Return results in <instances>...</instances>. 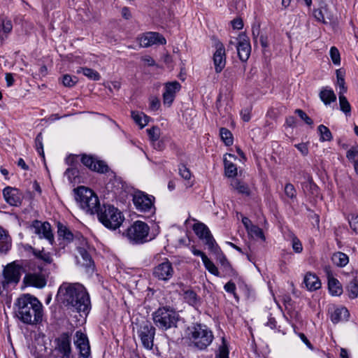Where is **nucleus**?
Instances as JSON below:
<instances>
[{
    "instance_id": "9",
    "label": "nucleus",
    "mask_w": 358,
    "mask_h": 358,
    "mask_svg": "<svg viewBox=\"0 0 358 358\" xmlns=\"http://www.w3.org/2000/svg\"><path fill=\"white\" fill-rule=\"evenodd\" d=\"M55 351L60 358H74L71 347V338L68 332L60 334L55 340Z\"/></svg>"
},
{
    "instance_id": "5",
    "label": "nucleus",
    "mask_w": 358,
    "mask_h": 358,
    "mask_svg": "<svg viewBox=\"0 0 358 358\" xmlns=\"http://www.w3.org/2000/svg\"><path fill=\"white\" fill-rule=\"evenodd\" d=\"M75 193L77 203L86 213L94 214L101 208L99 198L92 189L80 186L75 189Z\"/></svg>"
},
{
    "instance_id": "18",
    "label": "nucleus",
    "mask_w": 358,
    "mask_h": 358,
    "mask_svg": "<svg viewBox=\"0 0 358 358\" xmlns=\"http://www.w3.org/2000/svg\"><path fill=\"white\" fill-rule=\"evenodd\" d=\"M81 162L85 166L94 171L103 173L108 170V166L104 162L98 160L91 155H83Z\"/></svg>"
},
{
    "instance_id": "6",
    "label": "nucleus",
    "mask_w": 358,
    "mask_h": 358,
    "mask_svg": "<svg viewBox=\"0 0 358 358\" xmlns=\"http://www.w3.org/2000/svg\"><path fill=\"white\" fill-rule=\"evenodd\" d=\"M99 220L107 228L115 229L124 220L122 213L114 206L103 205L96 213Z\"/></svg>"
},
{
    "instance_id": "21",
    "label": "nucleus",
    "mask_w": 358,
    "mask_h": 358,
    "mask_svg": "<svg viewBox=\"0 0 358 358\" xmlns=\"http://www.w3.org/2000/svg\"><path fill=\"white\" fill-rule=\"evenodd\" d=\"M180 84L178 81L168 83L165 85V91L163 93V101L165 105L170 106L173 103L176 94L180 90Z\"/></svg>"
},
{
    "instance_id": "60",
    "label": "nucleus",
    "mask_w": 358,
    "mask_h": 358,
    "mask_svg": "<svg viewBox=\"0 0 358 358\" xmlns=\"http://www.w3.org/2000/svg\"><path fill=\"white\" fill-rule=\"evenodd\" d=\"M224 288L227 292L231 294H234L236 289V285L231 281H229L227 283H226Z\"/></svg>"
},
{
    "instance_id": "42",
    "label": "nucleus",
    "mask_w": 358,
    "mask_h": 358,
    "mask_svg": "<svg viewBox=\"0 0 358 358\" xmlns=\"http://www.w3.org/2000/svg\"><path fill=\"white\" fill-rule=\"evenodd\" d=\"M78 73L82 72L85 76L93 80H99L100 79L99 73L89 68H80L77 71Z\"/></svg>"
},
{
    "instance_id": "44",
    "label": "nucleus",
    "mask_w": 358,
    "mask_h": 358,
    "mask_svg": "<svg viewBox=\"0 0 358 358\" xmlns=\"http://www.w3.org/2000/svg\"><path fill=\"white\" fill-rule=\"evenodd\" d=\"M35 148L38 153L44 158V151L43 145V136L41 133H39L35 138Z\"/></svg>"
},
{
    "instance_id": "7",
    "label": "nucleus",
    "mask_w": 358,
    "mask_h": 358,
    "mask_svg": "<svg viewBox=\"0 0 358 358\" xmlns=\"http://www.w3.org/2000/svg\"><path fill=\"white\" fill-rule=\"evenodd\" d=\"M149 226L144 222L136 221L125 231V235L133 244H142L148 241Z\"/></svg>"
},
{
    "instance_id": "3",
    "label": "nucleus",
    "mask_w": 358,
    "mask_h": 358,
    "mask_svg": "<svg viewBox=\"0 0 358 358\" xmlns=\"http://www.w3.org/2000/svg\"><path fill=\"white\" fill-rule=\"evenodd\" d=\"M187 338L196 348L206 350L213 342V331L205 324L196 323L187 328Z\"/></svg>"
},
{
    "instance_id": "8",
    "label": "nucleus",
    "mask_w": 358,
    "mask_h": 358,
    "mask_svg": "<svg viewBox=\"0 0 358 358\" xmlns=\"http://www.w3.org/2000/svg\"><path fill=\"white\" fill-rule=\"evenodd\" d=\"M155 328L148 320L143 321L138 326L137 334L143 346L147 350H152L154 345Z\"/></svg>"
},
{
    "instance_id": "52",
    "label": "nucleus",
    "mask_w": 358,
    "mask_h": 358,
    "mask_svg": "<svg viewBox=\"0 0 358 358\" xmlns=\"http://www.w3.org/2000/svg\"><path fill=\"white\" fill-rule=\"evenodd\" d=\"M349 224L351 229L358 234V215H352L350 218H349Z\"/></svg>"
},
{
    "instance_id": "46",
    "label": "nucleus",
    "mask_w": 358,
    "mask_h": 358,
    "mask_svg": "<svg viewBox=\"0 0 358 358\" xmlns=\"http://www.w3.org/2000/svg\"><path fill=\"white\" fill-rule=\"evenodd\" d=\"M329 53L332 62L335 65H340L341 57L338 50L336 47L333 46L331 48Z\"/></svg>"
},
{
    "instance_id": "19",
    "label": "nucleus",
    "mask_w": 358,
    "mask_h": 358,
    "mask_svg": "<svg viewBox=\"0 0 358 358\" xmlns=\"http://www.w3.org/2000/svg\"><path fill=\"white\" fill-rule=\"evenodd\" d=\"M32 227L34 229V233L37 234L40 238H44L52 243L54 236L51 231L50 224L47 222H41L38 220L34 221Z\"/></svg>"
},
{
    "instance_id": "28",
    "label": "nucleus",
    "mask_w": 358,
    "mask_h": 358,
    "mask_svg": "<svg viewBox=\"0 0 358 358\" xmlns=\"http://www.w3.org/2000/svg\"><path fill=\"white\" fill-rule=\"evenodd\" d=\"M217 260L220 264L221 269L223 273V276L225 275H233L235 273L231 264L227 259L226 256L223 253H220L217 256Z\"/></svg>"
},
{
    "instance_id": "58",
    "label": "nucleus",
    "mask_w": 358,
    "mask_h": 358,
    "mask_svg": "<svg viewBox=\"0 0 358 358\" xmlns=\"http://www.w3.org/2000/svg\"><path fill=\"white\" fill-rule=\"evenodd\" d=\"M160 106V101L157 97H151L150 99V107L152 110H157Z\"/></svg>"
},
{
    "instance_id": "39",
    "label": "nucleus",
    "mask_w": 358,
    "mask_h": 358,
    "mask_svg": "<svg viewBox=\"0 0 358 358\" xmlns=\"http://www.w3.org/2000/svg\"><path fill=\"white\" fill-rule=\"evenodd\" d=\"M348 292L349 293V297L351 299H355L358 296V281L356 278H353L348 285Z\"/></svg>"
},
{
    "instance_id": "10",
    "label": "nucleus",
    "mask_w": 358,
    "mask_h": 358,
    "mask_svg": "<svg viewBox=\"0 0 358 358\" xmlns=\"http://www.w3.org/2000/svg\"><path fill=\"white\" fill-rule=\"evenodd\" d=\"M155 197L143 192H137L134 194L133 202L137 210L152 214L155 213Z\"/></svg>"
},
{
    "instance_id": "51",
    "label": "nucleus",
    "mask_w": 358,
    "mask_h": 358,
    "mask_svg": "<svg viewBox=\"0 0 358 358\" xmlns=\"http://www.w3.org/2000/svg\"><path fill=\"white\" fill-rule=\"evenodd\" d=\"M295 113L299 115V117L303 120L307 124L312 125L313 124V120L307 115V114L303 111L301 109H296L295 110Z\"/></svg>"
},
{
    "instance_id": "13",
    "label": "nucleus",
    "mask_w": 358,
    "mask_h": 358,
    "mask_svg": "<svg viewBox=\"0 0 358 358\" xmlns=\"http://www.w3.org/2000/svg\"><path fill=\"white\" fill-rule=\"evenodd\" d=\"M78 237L80 241V243L76 246L79 254V256L77 257L78 262L85 268L93 269L94 264L88 252L89 245L87 241L83 235H78Z\"/></svg>"
},
{
    "instance_id": "55",
    "label": "nucleus",
    "mask_w": 358,
    "mask_h": 358,
    "mask_svg": "<svg viewBox=\"0 0 358 358\" xmlns=\"http://www.w3.org/2000/svg\"><path fill=\"white\" fill-rule=\"evenodd\" d=\"M313 16L318 22L324 24L327 23L322 9H315L313 10Z\"/></svg>"
},
{
    "instance_id": "40",
    "label": "nucleus",
    "mask_w": 358,
    "mask_h": 358,
    "mask_svg": "<svg viewBox=\"0 0 358 358\" xmlns=\"http://www.w3.org/2000/svg\"><path fill=\"white\" fill-rule=\"evenodd\" d=\"M203 265L205 268L213 275L221 277L222 275L220 274V272L218 271V268L215 265V264L208 257H207L203 262Z\"/></svg>"
},
{
    "instance_id": "49",
    "label": "nucleus",
    "mask_w": 358,
    "mask_h": 358,
    "mask_svg": "<svg viewBox=\"0 0 358 358\" xmlns=\"http://www.w3.org/2000/svg\"><path fill=\"white\" fill-rule=\"evenodd\" d=\"M148 134L150 138L155 141H157L159 138L160 132L159 129L157 127H153L150 129H147Z\"/></svg>"
},
{
    "instance_id": "14",
    "label": "nucleus",
    "mask_w": 358,
    "mask_h": 358,
    "mask_svg": "<svg viewBox=\"0 0 358 358\" xmlns=\"http://www.w3.org/2000/svg\"><path fill=\"white\" fill-rule=\"evenodd\" d=\"M174 273L172 264L166 260L156 266L152 271L153 276L159 280L168 281Z\"/></svg>"
},
{
    "instance_id": "22",
    "label": "nucleus",
    "mask_w": 358,
    "mask_h": 358,
    "mask_svg": "<svg viewBox=\"0 0 358 358\" xmlns=\"http://www.w3.org/2000/svg\"><path fill=\"white\" fill-rule=\"evenodd\" d=\"M6 201L10 206H17L22 203V194L20 191L11 187H6L3 190Z\"/></svg>"
},
{
    "instance_id": "24",
    "label": "nucleus",
    "mask_w": 358,
    "mask_h": 358,
    "mask_svg": "<svg viewBox=\"0 0 358 358\" xmlns=\"http://www.w3.org/2000/svg\"><path fill=\"white\" fill-rule=\"evenodd\" d=\"M57 234L59 237L62 238L67 243L74 241L76 246L80 243L78 235L82 234L78 232H76L75 234L72 233L66 226L61 223H59L57 225Z\"/></svg>"
},
{
    "instance_id": "16",
    "label": "nucleus",
    "mask_w": 358,
    "mask_h": 358,
    "mask_svg": "<svg viewBox=\"0 0 358 358\" xmlns=\"http://www.w3.org/2000/svg\"><path fill=\"white\" fill-rule=\"evenodd\" d=\"M75 345L79 350V355L83 358H89L91 355V350L88 338L86 334L78 331L75 334Z\"/></svg>"
},
{
    "instance_id": "26",
    "label": "nucleus",
    "mask_w": 358,
    "mask_h": 358,
    "mask_svg": "<svg viewBox=\"0 0 358 358\" xmlns=\"http://www.w3.org/2000/svg\"><path fill=\"white\" fill-rule=\"evenodd\" d=\"M303 282L309 291H315L321 287L322 283L319 278L312 273H308L304 277Z\"/></svg>"
},
{
    "instance_id": "27",
    "label": "nucleus",
    "mask_w": 358,
    "mask_h": 358,
    "mask_svg": "<svg viewBox=\"0 0 358 358\" xmlns=\"http://www.w3.org/2000/svg\"><path fill=\"white\" fill-rule=\"evenodd\" d=\"M349 315V312L346 308H336L331 314V320L333 323L337 324L348 320Z\"/></svg>"
},
{
    "instance_id": "33",
    "label": "nucleus",
    "mask_w": 358,
    "mask_h": 358,
    "mask_svg": "<svg viewBox=\"0 0 358 358\" xmlns=\"http://www.w3.org/2000/svg\"><path fill=\"white\" fill-rule=\"evenodd\" d=\"M34 256L38 259L43 262L42 265L43 267L47 264H50L53 262V259L51 256V254L48 252H45L43 249L40 250H38L37 252H34Z\"/></svg>"
},
{
    "instance_id": "2",
    "label": "nucleus",
    "mask_w": 358,
    "mask_h": 358,
    "mask_svg": "<svg viewBox=\"0 0 358 358\" xmlns=\"http://www.w3.org/2000/svg\"><path fill=\"white\" fill-rule=\"evenodd\" d=\"M17 317L24 324L36 325L41 323L43 316V305L31 294H23L15 303Z\"/></svg>"
},
{
    "instance_id": "41",
    "label": "nucleus",
    "mask_w": 358,
    "mask_h": 358,
    "mask_svg": "<svg viewBox=\"0 0 358 358\" xmlns=\"http://www.w3.org/2000/svg\"><path fill=\"white\" fill-rule=\"evenodd\" d=\"M339 105L341 110H342L346 115H350V104L343 94L339 95Z\"/></svg>"
},
{
    "instance_id": "17",
    "label": "nucleus",
    "mask_w": 358,
    "mask_h": 358,
    "mask_svg": "<svg viewBox=\"0 0 358 358\" xmlns=\"http://www.w3.org/2000/svg\"><path fill=\"white\" fill-rule=\"evenodd\" d=\"M215 52L213 54V64L217 73H220L226 66L225 48L222 43L217 41L215 44Z\"/></svg>"
},
{
    "instance_id": "15",
    "label": "nucleus",
    "mask_w": 358,
    "mask_h": 358,
    "mask_svg": "<svg viewBox=\"0 0 358 358\" xmlns=\"http://www.w3.org/2000/svg\"><path fill=\"white\" fill-rule=\"evenodd\" d=\"M140 45L148 48L153 45H164L166 43L165 38L158 32H146L138 38Z\"/></svg>"
},
{
    "instance_id": "34",
    "label": "nucleus",
    "mask_w": 358,
    "mask_h": 358,
    "mask_svg": "<svg viewBox=\"0 0 358 358\" xmlns=\"http://www.w3.org/2000/svg\"><path fill=\"white\" fill-rule=\"evenodd\" d=\"M320 98L326 105L330 104L331 102H334L336 100V96L334 91L327 89L322 90L320 92Z\"/></svg>"
},
{
    "instance_id": "47",
    "label": "nucleus",
    "mask_w": 358,
    "mask_h": 358,
    "mask_svg": "<svg viewBox=\"0 0 358 358\" xmlns=\"http://www.w3.org/2000/svg\"><path fill=\"white\" fill-rule=\"evenodd\" d=\"M249 231L252 236H255L257 238H261L263 241H265L264 232L262 229L259 227L251 225V227L249 229Z\"/></svg>"
},
{
    "instance_id": "31",
    "label": "nucleus",
    "mask_w": 358,
    "mask_h": 358,
    "mask_svg": "<svg viewBox=\"0 0 358 358\" xmlns=\"http://www.w3.org/2000/svg\"><path fill=\"white\" fill-rule=\"evenodd\" d=\"M231 186L240 194L248 196L250 193L248 185L238 179H233L231 182Z\"/></svg>"
},
{
    "instance_id": "11",
    "label": "nucleus",
    "mask_w": 358,
    "mask_h": 358,
    "mask_svg": "<svg viewBox=\"0 0 358 358\" xmlns=\"http://www.w3.org/2000/svg\"><path fill=\"white\" fill-rule=\"evenodd\" d=\"M193 230L196 236L204 241L209 250L218 253L220 248L206 224L201 222L196 223L193 226Z\"/></svg>"
},
{
    "instance_id": "25",
    "label": "nucleus",
    "mask_w": 358,
    "mask_h": 358,
    "mask_svg": "<svg viewBox=\"0 0 358 358\" xmlns=\"http://www.w3.org/2000/svg\"><path fill=\"white\" fill-rule=\"evenodd\" d=\"M181 294L185 301L189 305L194 307H197L201 305V299L194 290L191 289H182V294Z\"/></svg>"
},
{
    "instance_id": "53",
    "label": "nucleus",
    "mask_w": 358,
    "mask_h": 358,
    "mask_svg": "<svg viewBox=\"0 0 358 358\" xmlns=\"http://www.w3.org/2000/svg\"><path fill=\"white\" fill-rule=\"evenodd\" d=\"M292 248L295 252L300 253L303 250V246L299 241L296 236L292 238Z\"/></svg>"
},
{
    "instance_id": "32",
    "label": "nucleus",
    "mask_w": 358,
    "mask_h": 358,
    "mask_svg": "<svg viewBox=\"0 0 358 358\" xmlns=\"http://www.w3.org/2000/svg\"><path fill=\"white\" fill-rule=\"evenodd\" d=\"M331 260L335 265L339 267H343L349 262L348 256L341 252L334 253L331 257Z\"/></svg>"
},
{
    "instance_id": "64",
    "label": "nucleus",
    "mask_w": 358,
    "mask_h": 358,
    "mask_svg": "<svg viewBox=\"0 0 358 358\" xmlns=\"http://www.w3.org/2000/svg\"><path fill=\"white\" fill-rule=\"evenodd\" d=\"M121 14H122V17H124L126 20H129L131 17L130 10L128 7L122 8V9L121 10Z\"/></svg>"
},
{
    "instance_id": "29",
    "label": "nucleus",
    "mask_w": 358,
    "mask_h": 358,
    "mask_svg": "<svg viewBox=\"0 0 358 358\" xmlns=\"http://www.w3.org/2000/svg\"><path fill=\"white\" fill-rule=\"evenodd\" d=\"M11 247V240L8 232L0 227V254L6 253Z\"/></svg>"
},
{
    "instance_id": "54",
    "label": "nucleus",
    "mask_w": 358,
    "mask_h": 358,
    "mask_svg": "<svg viewBox=\"0 0 358 358\" xmlns=\"http://www.w3.org/2000/svg\"><path fill=\"white\" fill-rule=\"evenodd\" d=\"M358 156V149L356 148H350L346 154V157L350 162H354V160H357L356 157Z\"/></svg>"
},
{
    "instance_id": "23",
    "label": "nucleus",
    "mask_w": 358,
    "mask_h": 358,
    "mask_svg": "<svg viewBox=\"0 0 358 358\" xmlns=\"http://www.w3.org/2000/svg\"><path fill=\"white\" fill-rule=\"evenodd\" d=\"M3 274L6 283H17L20 278V267L14 262L9 264L4 268Z\"/></svg>"
},
{
    "instance_id": "56",
    "label": "nucleus",
    "mask_w": 358,
    "mask_h": 358,
    "mask_svg": "<svg viewBox=\"0 0 358 358\" xmlns=\"http://www.w3.org/2000/svg\"><path fill=\"white\" fill-rule=\"evenodd\" d=\"M2 30L3 33L8 34L12 31L13 25L12 22L9 20H2Z\"/></svg>"
},
{
    "instance_id": "48",
    "label": "nucleus",
    "mask_w": 358,
    "mask_h": 358,
    "mask_svg": "<svg viewBox=\"0 0 358 358\" xmlns=\"http://www.w3.org/2000/svg\"><path fill=\"white\" fill-rule=\"evenodd\" d=\"M179 174L185 180H189L192 177V173L189 169L185 164L179 165Z\"/></svg>"
},
{
    "instance_id": "1",
    "label": "nucleus",
    "mask_w": 358,
    "mask_h": 358,
    "mask_svg": "<svg viewBox=\"0 0 358 358\" xmlns=\"http://www.w3.org/2000/svg\"><path fill=\"white\" fill-rule=\"evenodd\" d=\"M57 298L68 309L73 312L87 314L90 310L89 294L80 283L63 282L58 289Z\"/></svg>"
},
{
    "instance_id": "63",
    "label": "nucleus",
    "mask_w": 358,
    "mask_h": 358,
    "mask_svg": "<svg viewBox=\"0 0 358 358\" xmlns=\"http://www.w3.org/2000/svg\"><path fill=\"white\" fill-rule=\"evenodd\" d=\"M141 59L149 66H152L155 65V60L152 59V57H151L149 55L143 57Z\"/></svg>"
},
{
    "instance_id": "45",
    "label": "nucleus",
    "mask_w": 358,
    "mask_h": 358,
    "mask_svg": "<svg viewBox=\"0 0 358 358\" xmlns=\"http://www.w3.org/2000/svg\"><path fill=\"white\" fill-rule=\"evenodd\" d=\"M78 78L66 74L62 77V83L64 86L71 87L78 83Z\"/></svg>"
},
{
    "instance_id": "59",
    "label": "nucleus",
    "mask_w": 358,
    "mask_h": 358,
    "mask_svg": "<svg viewBox=\"0 0 358 358\" xmlns=\"http://www.w3.org/2000/svg\"><path fill=\"white\" fill-rule=\"evenodd\" d=\"M338 85L339 87V95L343 94L347 91V88L345 87V80L343 78H338Z\"/></svg>"
},
{
    "instance_id": "36",
    "label": "nucleus",
    "mask_w": 358,
    "mask_h": 358,
    "mask_svg": "<svg viewBox=\"0 0 358 358\" xmlns=\"http://www.w3.org/2000/svg\"><path fill=\"white\" fill-rule=\"evenodd\" d=\"M225 175L228 178H233L237 175L236 166L227 159L224 160Z\"/></svg>"
},
{
    "instance_id": "30",
    "label": "nucleus",
    "mask_w": 358,
    "mask_h": 358,
    "mask_svg": "<svg viewBox=\"0 0 358 358\" xmlns=\"http://www.w3.org/2000/svg\"><path fill=\"white\" fill-rule=\"evenodd\" d=\"M328 288L333 296H340L343 293V288L340 282L334 277H328Z\"/></svg>"
},
{
    "instance_id": "62",
    "label": "nucleus",
    "mask_w": 358,
    "mask_h": 358,
    "mask_svg": "<svg viewBox=\"0 0 358 358\" xmlns=\"http://www.w3.org/2000/svg\"><path fill=\"white\" fill-rule=\"evenodd\" d=\"M192 252L195 255V256H199L201 257V259H202V262H203L208 257L206 255V254L204 252H203L202 251L199 250H197L195 247H192Z\"/></svg>"
},
{
    "instance_id": "50",
    "label": "nucleus",
    "mask_w": 358,
    "mask_h": 358,
    "mask_svg": "<svg viewBox=\"0 0 358 358\" xmlns=\"http://www.w3.org/2000/svg\"><path fill=\"white\" fill-rule=\"evenodd\" d=\"M285 193L287 196L290 199H294L296 197V192L294 187V185L291 183H287L285 187Z\"/></svg>"
},
{
    "instance_id": "4",
    "label": "nucleus",
    "mask_w": 358,
    "mask_h": 358,
    "mask_svg": "<svg viewBox=\"0 0 358 358\" xmlns=\"http://www.w3.org/2000/svg\"><path fill=\"white\" fill-rule=\"evenodd\" d=\"M155 325L163 331L177 327L178 313L170 306L159 307L152 314Z\"/></svg>"
},
{
    "instance_id": "12",
    "label": "nucleus",
    "mask_w": 358,
    "mask_h": 358,
    "mask_svg": "<svg viewBox=\"0 0 358 358\" xmlns=\"http://www.w3.org/2000/svg\"><path fill=\"white\" fill-rule=\"evenodd\" d=\"M32 272L27 273L23 279L24 284L36 288H43L47 284L44 268L42 265H37V268H32Z\"/></svg>"
},
{
    "instance_id": "61",
    "label": "nucleus",
    "mask_w": 358,
    "mask_h": 358,
    "mask_svg": "<svg viewBox=\"0 0 358 358\" xmlns=\"http://www.w3.org/2000/svg\"><path fill=\"white\" fill-rule=\"evenodd\" d=\"M231 24L234 29H241L243 27V20L240 18H236L231 21Z\"/></svg>"
},
{
    "instance_id": "43",
    "label": "nucleus",
    "mask_w": 358,
    "mask_h": 358,
    "mask_svg": "<svg viewBox=\"0 0 358 358\" xmlns=\"http://www.w3.org/2000/svg\"><path fill=\"white\" fill-rule=\"evenodd\" d=\"M216 358H229V349L224 338H222V344L219 348Z\"/></svg>"
},
{
    "instance_id": "57",
    "label": "nucleus",
    "mask_w": 358,
    "mask_h": 358,
    "mask_svg": "<svg viewBox=\"0 0 358 358\" xmlns=\"http://www.w3.org/2000/svg\"><path fill=\"white\" fill-rule=\"evenodd\" d=\"M294 146L303 156H306L308 154V147L307 143H301L296 144Z\"/></svg>"
},
{
    "instance_id": "38",
    "label": "nucleus",
    "mask_w": 358,
    "mask_h": 358,
    "mask_svg": "<svg viewBox=\"0 0 358 358\" xmlns=\"http://www.w3.org/2000/svg\"><path fill=\"white\" fill-rule=\"evenodd\" d=\"M220 135L222 140L223 141V142L225 143L226 145L229 146V145H232L233 136H232L231 132L229 129H227L224 127H222L220 129Z\"/></svg>"
},
{
    "instance_id": "20",
    "label": "nucleus",
    "mask_w": 358,
    "mask_h": 358,
    "mask_svg": "<svg viewBox=\"0 0 358 358\" xmlns=\"http://www.w3.org/2000/svg\"><path fill=\"white\" fill-rule=\"evenodd\" d=\"M238 41L236 45L238 52V56L242 62H246L251 52V46L249 41L245 35H240Z\"/></svg>"
},
{
    "instance_id": "35",
    "label": "nucleus",
    "mask_w": 358,
    "mask_h": 358,
    "mask_svg": "<svg viewBox=\"0 0 358 358\" xmlns=\"http://www.w3.org/2000/svg\"><path fill=\"white\" fill-rule=\"evenodd\" d=\"M131 117L134 120V122L140 126L141 129L143 128L145 125H147L149 118L144 113L137 111L131 112Z\"/></svg>"
},
{
    "instance_id": "37",
    "label": "nucleus",
    "mask_w": 358,
    "mask_h": 358,
    "mask_svg": "<svg viewBox=\"0 0 358 358\" xmlns=\"http://www.w3.org/2000/svg\"><path fill=\"white\" fill-rule=\"evenodd\" d=\"M320 134V140L321 141H330L332 139V134L328 127L323 124H320L317 128Z\"/></svg>"
}]
</instances>
